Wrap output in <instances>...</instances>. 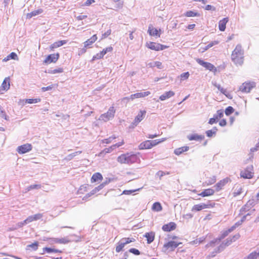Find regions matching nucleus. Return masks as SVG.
Returning <instances> with one entry per match:
<instances>
[{
  "label": "nucleus",
  "mask_w": 259,
  "mask_h": 259,
  "mask_svg": "<svg viewBox=\"0 0 259 259\" xmlns=\"http://www.w3.org/2000/svg\"><path fill=\"white\" fill-rule=\"evenodd\" d=\"M244 51L240 45H237L233 51L231 59L234 63L237 66H241L244 62Z\"/></svg>",
  "instance_id": "obj_1"
},
{
  "label": "nucleus",
  "mask_w": 259,
  "mask_h": 259,
  "mask_svg": "<svg viewBox=\"0 0 259 259\" xmlns=\"http://www.w3.org/2000/svg\"><path fill=\"white\" fill-rule=\"evenodd\" d=\"M139 160L137 155L135 154L126 153L121 154L117 159V161L121 164H132L137 162Z\"/></svg>",
  "instance_id": "obj_2"
},
{
  "label": "nucleus",
  "mask_w": 259,
  "mask_h": 259,
  "mask_svg": "<svg viewBox=\"0 0 259 259\" xmlns=\"http://www.w3.org/2000/svg\"><path fill=\"white\" fill-rule=\"evenodd\" d=\"M166 138H163L160 139L154 140H146L141 143L138 146V149L140 150H147L152 149L153 147L156 146L158 144L165 141Z\"/></svg>",
  "instance_id": "obj_3"
},
{
  "label": "nucleus",
  "mask_w": 259,
  "mask_h": 259,
  "mask_svg": "<svg viewBox=\"0 0 259 259\" xmlns=\"http://www.w3.org/2000/svg\"><path fill=\"white\" fill-rule=\"evenodd\" d=\"M256 87V83L253 81H246L242 83L239 87L238 91L242 93H249Z\"/></svg>",
  "instance_id": "obj_4"
},
{
  "label": "nucleus",
  "mask_w": 259,
  "mask_h": 259,
  "mask_svg": "<svg viewBox=\"0 0 259 259\" xmlns=\"http://www.w3.org/2000/svg\"><path fill=\"white\" fill-rule=\"evenodd\" d=\"M240 237V235L239 234H236L232 237V238L227 239L226 241L224 243H223L214 252H212L210 255V257H214L215 254L219 252H220L222 250H223L226 246L229 245L233 242L236 241Z\"/></svg>",
  "instance_id": "obj_5"
},
{
  "label": "nucleus",
  "mask_w": 259,
  "mask_h": 259,
  "mask_svg": "<svg viewBox=\"0 0 259 259\" xmlns=\"http://www.w3.org/2000/svg\"><path fill=\"white\" fill-rule=\"evenodd\" d=\"M241 178L245 179H251L254 176V168L252 165L247 166L240 171Z\"/></svg>",
  "instance_id": "obj_6"
},
{
  "label": "nucleus",
  "mask_w": 259,
  "mask_h": 259,
  "mask_svg": "<svg viewBox=\"0 0 259 259\" xmlns=\"http://www.w3.org/2000/svg\"><path fill=\"white\" fill-rule=\"evenodd\" d=\"M146 46L148 49L155 51L163 50L168 48V46L153 41H149L146 44Z\"/></svg>",
  "instance_id": "obj_7"
},
{
  "label": "nucleus",
  "mask_w": 259,
  "mask_h": 259,
  "mask_svg": "<svg viewBox=\"0 0 259 259\" xmlns=\"http://www.w3.org/2000/svg\"><path fill=\"white\" fill-rule=\"evenodd\" d=\"M196 61L199 65L205 67L209 71L213 72L214 73H215L218 71L217 68L210 63L205 62L200 59H196Z\"/></svg>",
  "instance_id": "obj_8"
},
{
  "label": "nucleus",
  "mask_w": 259,
  "mask_h": 259,
  "mask_svg": "<svg viewBox=\"0 0 259 259\" xmlns=\"http://www.w3.org/2000/svg\"><path fill=\"white\" fill-rule=\"evenodd\" d=\"M115 113V109L114 107L113 106L110 107L106 113L101 115L100 118L102 120L107 121L114 117Z\"/></svg>",
  "instance_id": "obj_9"
},
{
  "label": "nucleus",
  "mask_w": 259,
  "mask_h": 259,
  "mask_svg": "<svg viewBox=\"0 0 259 259\" xmlns=\"http://www.w3.org/2000/svg\"><path fill=\"white\" fill-rule=\"evenodd\" d=\"M215 206L214 203H201L194 205L192 208V211H199L205 208H213Z\"/></svg>",
  "instance_id": "obj_10"
},
{
  "label": "nucleus",
  "mask_w": 259,
  "mask_h": 259,
  "mask_svg": "<svg viewBox=\"0 0 259 259\" xmlns=\"http://www.w3.org/2000/svg\"><path fill=\"white\" fill-rule=\"evenodd\" d=\"M60 57L59 53L51 54L48 55L44 60V63L49 64L56 63Z\"/></svg>",
  "instance_id": "obj_11"
},
{
  "label": "nucleus",
  "mask_w": 259,
  "mask_h": 259,
  "mask_svg": "<svg viewBox=\"0 0 259 259\" xmlns=\"http://www.w3.org/2000/svg\"><path fill=\"white\" fill-rule=\"evenodd\" d=\"M98 39L97 34H94L90 38L84 42V48L81 50V53H84L86 52V48H91L92 45L95 43Z\"/></svg>",
  "instance_id": "obj_12"
},
{
  "label": "nucleus",
  "mask_w": 259,
  "mask_h": 259,
  "mask_svg": "<svg viewBox=\"0 0 259 259\" xmlns=\"http://www.w3.org/2000/svg\"><path fill=\"white\" fill-rule=\"evenodd\" d=\"M148 33L151 36L158 38L160 37L161 30L154 28L152 25H150L148 27Z\"/></svg>",
  "instance_id": "obj_13"
},
{
  "label": "nucleus",
  "mask_w": 259,
  "mask_h": 259,
  "mask_svg": "<svg viewBox=\"0 0 259 259\" xmlns=\"http://www.w3.org/2000/svg\"><path fill=\"white\" fill-rule=\"evenodd\" d=\"M181 244H182L181 242H178L175 241H170L163 245V248H165V249L166 250H170L171 251H173Z\"/></svg>",
  "instance_id": "obj_14"
},
{
  "label": "nucleus",
  "mask_w": 259,
  "mask_h": 259,
  "mask_svg": "<svg viewBox=\"0 0 259 259\" xmlns=\"http://www.w3.org/2000/svg\"><path fill=\"white\" fill-rule=\"evenodd\" d=\"M10 87V78L9 77H6L3 80L0 87V93L4 94L8 91Z\"/></svg>",
  "instance_id": "obj_15"
},
{
  "label": "nucleus",
  "mask_w": 259,
  "mask_h": 259,
  "mask_svg": "<svg viewBox=\"0 0 259 259\" xmlns=\"http://www.w3.org/2000/svg\"><path fill=\"white\" fill-rule=\"evenodd\" d=\"M32 147L30 144H25L17 148V152L19 154H24L31 150Z\"/></svg>",
  "instance_id": "obj_16"
},
{
  "label": "nucleus",
  "mask_w": 259,
  "mask_h": 259,
  "mask_svg": "<svg viewBox=\"0 0 259 259\" xmlns=\"http://www.w3.org/2000/svg\"><path fill=\"white\" fill-rule=\"evenodd\" d=\"M230 181V179L226 178L217 183L214 186L215 191L219 192L222 190L224 186Z\"/></svg>",
  "instance_id": "obj_17"
},
{
  "label": "nucleus",
  "mask_w": 259,
  "mask_h": 259,
  "mask_svg": "<svg viewBox=\"0 0 259 259\" xmlns=\"http://www.w3.org/2000/svg\"><path fill=\"white\" fill-rule=\"evenodd\" d=\"M177 227V224L175 222H171L163 225L162 229L163 231L168 232L176 230Z\"/></svg>",
  "instance_id": "obj_18"
},
{
  "label": "nucleus",
  "mask_w": 259,
  "mask_h": 259,
  "mask_svg": "<svg viewBox=\"0 0 259 259\" xmlns=\"http://www.w3.org/2000/svg\"><path fill=\"white\" fill-rule=\"evenodd\" d=\"M150 94V92L149 91L142 92V93H136L134 94H132L130 96V97H126V98H125V99L133 100L135 99H137V98H144L145 97L148 96Z\"/></svg>",
  "instance_id": "obj_19"
},
{
  "label": "nucleus",
  "mask_w": 259,
  "mask_h": 259,
  "mask_svg": "<svg viewBox=\"0 0 259 259\" xmlns=\"http://www.w3.org/2000/svg\"><path fill=\"white\" fill-rule=\"evenodd\" d=\"M146 114V110H140L138 113V115L135 118L133 124H135V125H137L144 119Z\"/></svg>",
  "instance_id": "obj_20"
},
{
  "label": "nucleus",
  "mask_w": 259,
  "mask_h": 259,
  "mask_svg": "<svg viewBox=\"0 0 259 259\" xmlns=\"http://www.w3.org/2000/svg\"><path fill=\"white\" fill-rule=\"evenodd\" d=\"M124 144V140L122 139L120 142L112 145L111 146L109 147V148L104 149L102 151V152L105 153H110V152H112L116 147H119L120 146H121Z\"/></svg>",
  "instance_id": "obj_21"
},
{
  "label": "nucleus",
  "mask_w": 259,
  "mask_h": 259,
  "mask_svg": "<svg viewBox=\"0 0 259 259\" xmlns=\"http://www.w3.org/2000/svg\"><path fill=\"white\" fill-rule=\"evenodd\" d=\"M215 190L212 188H207L204 189L200 193L198 194L199 196L202 197H209L214 195Z\"/></svg>",
  "instance_id": "obj_22"
},
{
  "label": "nucleus",
  "mask_w": 259,
  "mask_h": 259,
  "mask_svg": "<svg viewBox=\"0 0 259 259\" xmlns=\"http://www.w3.org/2000/svg\"><path fill=\"white\" fill-rule=\"evenodd\" d=\"M187 138L189 141H201L204 139V136L201 135L196 134H191L187 136Z\"/></svg>",
  "instance_id": "obj_23"
},
{
  "label": "nucleus",
  "mask_w": 259,
  "mask_h": 259,
  "mask_svg": "<svg viewBox=\"0 0 259 259\" xmlns=\"http://www.w3.org/2000/svg\"><path fill=\"white\" fill-rule=\"evenodd\" d=\"M213 85L224 95H225L228 98L230 99H232V96L227 91L222 88L219 84L214 83Z\"/></svg>",
  "instance_id": "obj_24"
},
{
  "label": "nucleus",
  "mask_w": 259,
  "mask_h": 259,
  "mask_svg": "<svg viewBox=\"0 0 259 259\" xmlns=\"http://www.w3.org/2000/svg\"><path fill=\"white\" fill-rule=\"evenodd\" d=\"M67 43L66 40H62L56 41L50 46V51H53L55 49L59 48Z\"/></svg>",
  "instance_id": "obj_25"
},
{
  "label": "nucleus",
  "mask_w": 259,
  "mask_h": 259,
  "mask_svg": "<svg viewBox=\"0 0 259 259\" xmlns=\"http://www.w3.org/2000/svg\"><path fill=\"white\" fill-rule=\"evenodd\" d=\"M229 19L228 18H224L223 19L221 20L219 22V30L221 31H225L226 29V25L227 23L228 22Z\"/></svg>",
  "instance_id": "obj_26"
},
{
  "label": "nucleus",
  "mask_w": 259,
  "mask_h": 259,
  "mask_svg": "<svg viewBox=\"0 0 259 259\" xmlns=\"http://www.w3.org/2000/svg\"><path fill=\"white\" fill-rule=\"evenodd\" d=\"M145 237L147 239V242L148 244L152 243L155 239V233L153 232H150L145 233L144 235Z\"/></svg>",
  "instance_id": "obj_27"
},
{
  "label": "nucleus",
  "mask_w": 259,
  "mask_h": 259,
  "mask_svg": "<svg viewBox=\"0 0 259 259\" xmlns=\"http://www.w3.org/2000/svg\"><path fill=\"white\" fill-rule=\"evenodd\" d=\"M175 92L172 91H169L168 92H165L163 95H161L159 97V99L161 101H164L167 99H169L175 95Z\"/></svg>",
  "instance_id": "obj_28"
},
{
  "label": "nucleus",
  "mask_w": 259,
  "mask_h": 259,
  "mask_svg": "<svg viewBox=\"0 0 259 259\" xmlns=\"http://www.w3.org/2000/svg\"><path fill=\"white\" fill-rule=\"evenodd\" d=\"M43 12V10L42 9H38L36 10L31 12L30 13H27L26 14V18L30 19L32 17L41 14Z\"/></svg>",
  "instance_id": "obj_29"
},
{
  "label": "nucleus",
  "mask_w": 259,
  "mask_h": 259,
  "mask_svg": "<svg viewBox=\"0 0 259 259\" xmlns=\"http://www.w3.org/2000/svg\"><path fill=\"white\" fill-rule=\"evenodd\" d=\"M103 179V176L100 172H96L93 175L91 181L92 183H95L98 181H101Z\"/></svg>",
  "instance_id": "obj_30"
},
{
  "label": "nucleus",
  "mask_w": 259,
  "mask_h": 259,
  "mask_svg": "<svg viewBox=\"0 0 259 259\" xmlns=\"http://www.w3.org/2000/svg\"><path fill=\"white\" fill-rule=\"evenodd\" d=\"M189 149V147L188 146H183L181 147L176 148L174 150V153L177 155H180V154L183 153L184 152L188 151Z\"/></svg>",
  "instance_id": "obj_31"
},
{
  "label": "nucleus",
  "mask_w": 259,
  "mask_h": 259,
  "mask_svg": "<svg viewBox=\"0 0 259 259\" xmlns=\"http://www.w3.org/2000/svg\"><path fill=\"white\" fill-rule=\"evenodd\" d=\"M11 59L18 60L19 58L17 55L15 53L12 52L10 54H9L4 59H3V62H7Z\"/></svg>",
  "instance_id": "obj_32"
},
{
  "label": "nucleus",
  "mask_w": 259,
  "mask_h": 259,
  "mask_svg": "<svg viewBox=\"0 0 259 259\" xmlns=\"http://www.w3.org/2000/svg\"><path fill=\"white\" fill-rule=\"evenodd\" d=\"M42 217V214L40 213H37L34 214L33 215H31L25 221L26 222H31L34 221H36L41 219Z\"/></svg>",
  "instance_id": "obj_33"
},
{
  "label": "nucleus",
  "mask_w": 259,
  "mask_h": 259,
  "mask_svg": "<svg viewBox=\"0 0 259 259\" xmlns=\"http://www.w3.org/2000/svg\"><path fill=\"white\" fill-rule=\"evenodd\" d=\"M53 241L55 243L58 244H67L70 242V240L67 238H54L53 239Z\"/></svg>",
  "instance_id": "obj_34"
},
{
  "label": "nucleus",
  "mask_w": 259,
  "mask_h": 259,
  "mask_svg": "<svg viewBox=\"0 0 259 259\" xmlns=\"http://www.w3.org/2000/svg\"><path fill=\"white\" fill-rule=\"evenodd\" d=\"M126 244L121 239L117 243V245L115 247V250L116 252H119L121 251L124 247L125 246Z\"/></svg>",
  "instance_id": "obj_35"
},
{
  "label": "nucleus",
  "mask_w": 259,
  "mask_h": 259,
  "mask_svg": "<svg viewBox=\"0 0 259 259\" xmlns=\"http://www.w3.org/2000/svg\"><path fill=\"white\" fill-rule=\"evenodd\" d=\"M235 228L236 226L234 225L231 227L230 228L228 229V230L224 231L221 234L220 239H223L225 237H226L227 236L229 235L230 233L233 231Z\"/></svg>",
  "instance_id": "obj_36"
},
{
  "label": "nucleus",
  "mask_w": 259,
  "mask_h": 259,
  "mask_svg": "<svg viewBox=\"0 0 259 259\" xmlns=\"http://www.w3.org/2000/svg\"><path fill=\"white\" fill-rule=\"evenodd\" d=\"M43 252L42 254H44L45 253H51V252H59V253H62V251L60 250L56 249H53L49 247H44L42 249Z\"/></svg>",
  "instance_id": "obj_37"
},
{
  "label": "nucleus",
  "mask_w": 259,
  "mask_h": 259,
  "mask_svg": "<svg viewBox=\"0 0 259 259\" xmlns=\"http://www.w3.org/2000/svg\"><path fill=\"white\" fill-rule=\"evenodd\" d=\"M185 16L187 17H198L200 16V14L197 12H194L192 11H187L184 14Z\"/></svg>",
  "instance_id": "obj_38"
},
{
  "label": "nucleus",
  "mask_w": 259,
  "mask_h": 259,
  "mask_svg": "<svg viewBox=\"0 0 259 259\" xmlns=\"http://www.w3.org/2000/svg\"><path fill=\"white\" fill-rule=\"evenodd\" d=\"M152 209L153 211H160L162 210V207L159 202H156L153 204Z\"/></svg>",
  "instance_id": "obj_39"
},
{
  "label": "nucleus",
  "mask_w": 259,
  "mask_h": 259,
  "mask_svg": "<svg viewBox=\"0 0 259 259\" xmlns=\"http://www.w3.org/2000/svg\"><path fill=\"white\" fill-rule=\"evenodd\" d=\"M224 116V111L223 110H218L217 113L213 115L214 118L218 122V120Z\"/></svg>",
  "instance_id": "obj_40"
},
{
  "label": "nucleus",
  "mask_w": 259,
  "mask_h": 259,
  "mask_svg": "<svg viewBox=\"0 0 259 259\" xmlns=\"http://www.w3.org/2000/svg\"><path fill=\"white\" fill-rule=\"evenodd\" d=\"M216 178L215 176H212L211 177L208 178V180H207L205 183L206 186H209L214 184L216 182Z\"/></svg>",
  "instance_id": "obj_41"
},
{
  "label": "nucleus",
  "mask_w": 259,
  "mask_h": 259,
  "mask_svg": "<svg viewBox=\"0 0 259 259\" xmlns=\"http://www.w3.org/2000/svg\"><path fill=\"white\" fill-rule=\"evenodd\" d=\"M116 138V137L115 136H112L109 137L108 138L102 140L101 142L103 144H108L111 143V142L113 140L115 139Z\"/></svg>",
  "instance_id": "obj_42"
},
{
  "label": "nucleus",
  "mask_w": 259,
  "mask_h": 259,
  "mask_svg": "<svg viewBox=\"0 0 259 259\" xmlns=\"http://www.w3.org/2000/svg\"><path fill=\"white\" fill-rule=\"evenodd\" d=\"M242 192V188L240 186L237 187L234 192L233 193V197H235L240 195Z\"/></svg>",
  "instance_id": "obj_43"
},
{
  "label": "nucleus",
  "mask_w": 259,
  "mask_h": 259,
  "mask_svg": "<svg viewBox=\"0 0 259 259\" xmlns=\"http://www.w3.org/2000/svg\"><path fill=\"white\" fill-rule=\"evenodd\" d=\"M64 71V69L63 68L59 67L57 69H55L53 70H51L49 71V73L50 74H57V73H62Z\"/></svg>",
  "instance_id": "obj_44"
},
{
  "label": "nucleus",
  "mask_w": 259,
  "mask_h": 259,
  "mask_svg": "<svg viewBox=\"0 0 259 259\" xmlns=\"http://www.w3.org/2000/svg\"><path fill=\"white\" fill-rule=\"evenodd\" d=\"M217 127H214L213 130H208L206 132V134L207 137H211L213 135H214L217 131Z\"/></svg>",
  "instance_id": "obj_45"
},
{
  "label": "nucleus",
  "mask_w": 259,
  "mask_h": 259,
  "mask_svg": "<svg viewBox=\"0 0 259 259\" xmlns=\"http://www.w3.org/2000/svg\"><path fill=\"white\" fill-rule=\"evenodd\" d=\"M40 101V99L36 98V99H26L25 102L28 104H33L39 102Z\"/></svg>",
  "instance_id": "obj_46"
},
{
  "label": "nucleus",
  "mask_w": 259,
  "mask_h": 259,
  "mask_svg": "<svg viewBox=\"0 0 259 259\" xmlns=\"http://www.w3.org/2000/svg\"><path fill=\"white\" fill-rule=\"evenodd\" d=\"M234 111V108L232 106H228L225 111L226 115L229 116L232 114Z\"/></svg>",
  "instance_id": "obj_47"
},
{
  "label": "nucleus",
  "mask_w": 259,
  "mask_h": 259,
  "mask_svg": "<svg viewBox=\"0 0 259 259\" xmlns=\"http://www.w3.org/2000/svg\"><path fill=\"white\" fill-rule=\"evenodd\" d=\"M125 243V244L126 245L127 244H129L131 242H133L135 241V239L134 238H123L121 239Z\"/></svg>",
  "instance_id": "obj_48"
},
{
  "label": "nucleus",
  "mask_w": 259,
  "mask_h": 259,
  "mask_svg": "<svg viewBox=\"0 0 259 259\" xmlns=\"http://www.w3.org/2000/svg\"><path fill=\"white\" fill-rule=\"evenodd\" d=\"M113 48L112 47H107L105 49H104L101 52V53H102L103 56L106 54H107V53H109V52H112L113 51Z\"/></svg>",
  "instance_id": "obj_49"
},
{
  "label": "nucleus",
  "mask_w": 259,
  "mask_h": 259,
  "mask_svg": "<svg viewBox=\"0 0 259 259\" xmlns=\"http://www.w3.org/2000/svg\"><path fill=\"white\" fill-rule=\"evenodd\" d=\"M103 57L104 56H103L102 53H101V52H100V53L96 54L95 55H94L93 57L92 61H93L97 59H102L103 58Z\"/></svg>",
  "instance_id": "obj_50"
},
{
  "label": "nucleus",
  "mask_w": 259,
  "mask_h": 259,
  "mask_svg": "<svg viewBox=\"0 0 259 259\" xmlns=\"http://www.w3.org/2000/svg\"><path fill=\"white\" fill-rule=\"evenodd\" d=\"M40 188H41L40 185H38V184L31 185L27 188V190L30 191L33 189H40Z\"/></svg>",
  "instance_id": "obj_51"
},
{
  "label": "nucleus",
  "mask_w": 259,
  "mask_h": 259,
  "mask_svg": "<svg viewBox=\"0 0 259 259\" xmlns=\"http://www.w3.org/2000/svg\"><path fill=\"white\" fill-rule=\"evenodd\" d=\"M129 251L131 252V253H132L135 255H140V251L136 249V248H131L129 249Z\"/></svg>",
  "instance_id": "obj_52"
},
{
  "label": "nucleus",
  "mask_w": 259,
  "mask_h": 259,
  "mask_svg": "<svg viewBox=\"0 0 259 259\" xmlns=\"http://www.w3.org/2000/svg\"><path fill=\"white\" fill-rule=\"evenodd\" d=\"M38 242H35L32 243L31 244L28 245V247H31V248H33V250H36L38 248Z\"/></svg>",
  "instance_id": "obj_53"
},
{
  "label": "nucleus",
  "mask_w": 259,
  "mask_h": 259,
  "mask_svg": "<svg viewBox=\"0 0 259 259\" xmlns=\"http://www.w3.org/2000/svg\"><path fill=\"white\" fill-rule=\"evenodd\" d=\"M189 73L188 72H185V73H183L182 74H181L180 76H181V79H187L188 78L189 76Z\"/></svg>",
  "instance_id": "obj_54"
},
{
  "label": "nucleus",
  "mask_w": 259,
  "mask_h": 259,
  "mask_svg": "<svg viewBox=\"0 0 259 259\" xmlns=\"http://www.w3.org/2000/svg\"><path fill=\"white\" fill-rule=\"evenodd\" d=\"M151 67H157L158 69H161L162 68V63L159 61H156L154 62V65H150Z\"/></svg>",
  "instance_id": "obj_55"
},
{
  "label": "nucleus",
  "mask_w": 259,
  "mask_h": 259,
  "mask_svg": "<svg viewBox=\"0 0 259 259\" xmlns=\"http://www.w3.org/2000/svg\"><path fill=\"white\" fill-rule=\"evenodd\" d=\"M0 116L4 119L7 120V116L5 112L3 110L2 108L0 106Z\"/></svg>",
  "instance_id": "obj_56"
},
{
  "label": "nucleus",
  "mask_w": 259,
  "mask_h": 259,
  "mask_svg": "<svg viewBox=\"0 0 259 259\" xmlns=\"http://www.w3.org/2000/svg\"><path fill=\"white\" fill-rule=\"evenodd\" d=\"M111 29H108L107 31H106L104 33L102 34V38L104 39L106 37H107L108 36H109L111 34Z\"/></svg>",
  "instance_id": "obj_57"
},
{
  "label": "nucleus",
  "mask_w": 259,
  "mask_h": 259,
  "mask_svg": "<svg viewBox=\"0 0 259 259\" xmlns=\"http://www.w3.org/2000/svg\"><path fill=\"white\" fill-rule=\"evenodd\" d=\"M219 43V41L214 40V41H211V42H210L206 46H207V48H208V49H209V48H210L212 46H213L214 45H218Z\"/></svg>",
  "instance_id": "obj_58"
},
{
  "label": "nucleus",
  "mask_w": 259,
  "mask_h": 259,
  "mask_svg": "<svg viewBox=\"0 0 259 259\" xmlns=\"http://www.w3.org/2000/svg\"><path fill=\"white\" fill-rule=\"evenodd\" d=\"M205 10H207V11H209V10L215 11L216 8L210 5H207L205 6Z\"/></svg>",
  "instance_id": "obj_59"
},
{
  "label": "nucleus",
  "mask_w": 259,
  "mask_h": 259,
  "mask_svg": "<svg viewBox=\"0 0 259 259\" xmlns=\"http://www.w3.org/2000/svg\"><path fill=\"white\" fill-rule=\"evenodd\" d=\"M168 174H169V172L165 173V172H164L162 170H159L157 172V175L159 177L160 179H161V178L162 176H163L165 175H168Z\"/></svg>",
  "instance_id": "obj_60"
},
{
  "label": "nucleus",
  "mask_w": 259,
  "mask_h": 259,
  "mask_svg": "<svg viewBox=\"0 0 259 259\" xmlns=\"http://www.w3.org/2000/svg\"><path fill=\"white\" fill-rule=\"evenodd\" d=\"M95 2V0H87L82 6H89L92 4H93Z\"/></svg>",
  "instance_id": "obj_61"
},
{
  "label": "nucleus",
  "mask_w": 259,
  "mask_h": 259,
  "mask_svg": "<svg viewBox=\"0 0 259 259\" xmlns=\"http://www.w3.org/2000/svg\"><path fill=\"white\" fill-rule=\"evenodd\" d=\"M53 85H49L47 87H42V88H41V90L42 92H46L47 91L51 90L53 89Z\"/></svg>",
  "instance_id": "obj_62"
},
{
  "label": "nucleus",
  "mask_w": 259,
  "mask_h": 259,
  "mask_svg": "<svg viewBox=\"0 0 259 259\" xmlns=\"http://www.w3.org/2000/svg\"><path fill=\"white\" fill-rule=\"evenodd\" d=\"M219 125L221 126H225L227 125V121L225 119H223L219 122Z\"/></svg>",
  "instance_id": "obj_63"
},
{
  "label": "nucleus",
  "mask_w": 259,
  "mask_h": 259,
  "mask_svg": "<svg viewBox=\"0 0 259 259\" xmlns=\"http://www.w3.org/2000/svg\"><path fill=\"white\" fill-rule=\"evenodd\" d=\"M215 123H217V120H215L214 117H213L212 118H210L208 121V123L209 124H213Z\"/></svg>",
  "instance_id": "obj_64"
}]
</instances>
